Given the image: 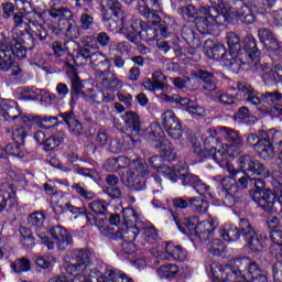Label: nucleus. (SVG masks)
Here are the masks:
<instances>
[{"label": "nucleus", "instance_id": "e2e57ef3", "mask_svg": "<svg viewBox=\"0 0 282 282\" xmlns=\"http://www.w3.org/2000/svg\"><path fill=\"white\" fill-rule=\"evenodd\" d=\"M263 47L264 50H267V52H270L271 54H279V52H281V42L275 35L272 40L265 42V44H263Z\"/></svg>", "mask_w": 282, "mask_h": 282}, {"label": "nucleus", "instance_id": "864d4df0", "mask_svg": "<svg viewBox=\"0 0 282 282\" xmlns=\"http://www.w3.org/2000/svg\"><path fill=\"white\" fill-rule=\"evenodd\" d=\"M88 208L95 213V215L105 216L109 213L107 202L105 200H93L88 204Z\"/></svg>", "mask_w": 282, "mask_h": 282}, {"label": "nucleus", "instance_id": "4d7b16f0", "mask_svg": "<svg viewBox=\"0 0 282 282\" xmlns=\"http://www.w3.org/2000/svg\"><path fill=\"white\" fill-rule=\"evenodd\" d=\"M90 65L93 69L100 67V65H109V58L102 52H95L90 56Z\"/></svg>", "mask_w": 282, "mask_h": 282}, {"label": "nucleus", "instance_id": "e433bc0d", "mask_svg": "<svg viewBox=\"0 0 282 282\" xmlns=\"http://www.w3.org/2000/svg\"><path fill=\"white\" fill-rule=\"evenodd\" d=\"M82 278H79L80 282H107L109 281V276H107V272L102 273L98 269H91L90 272L88 273H80Z\"/></svg>", "mask_w": 282, "mask_h": 282}, {"label": "nucleus", "instance_id": "c03bdc74", "mask_svg": "<svg viewBox=\"0 0 282 282\" xmlns=\"http://www.w3.org/2000/svg\"><path fill=\"white\" fill-rule=\"evenodd\" d=\"M102 10H111L115 17H126L124 12H122V3L119 0H101Z\"/></svg>", "mask_w": 282, "mask_h": 282}, {"label": "nucleus", "instance_id": "774afa93", "mask_svg": "<svg viewBox=\"0 0 282 282\" xmlns=\"http://www.w3.org/2000/svg\"><path fill=\"white\" fill-rule=\"evenodd\" d=\"M21 147H23V144L14 141L13 143H8L9 155H13L14 158H25V152H23Z\"/></svg>", "mask_w": 282, "mask_h": 282}, {"label": "nucleus", "instance_id": "6ab92c4d", "mask_svg": "<svg viewBox=\"0 0 282 282\" xmlns=\"http://www.w3.org/2000/svg\"><path fill=\"white\" fill-rule=\"evenodd\" d=\"M7 50H10L12 57L18 58L19 61L28 56V48L25 47V40L22 37H12V40L3 46Z\"/></svg>", "mask_w": 282, "mask_h": 282}, {"label": "nucleus", "instance_id": "5fc2aeb1", "mask_svg": "<svg viewBox=\"0 0 282 282\" xmlns=\"http://www.w3.org/2000/svg\"><path fill=\"white\" fill-rule=\"evenodd\" d=\"M72 189L75 191V193L79 195V197H83V199H86L87 202L96 199V194L85 188V186H82L80 183L73 184Z\"/></svg>", "mask_w": 282, "mask_h": 282}, {"label": "nucleus", "instance_id": "412c9836", "mask_svg": "<svg viewBox=\"0 0 282 282\" xmlns=\"http://www.w3.org/2000/svg\"><path fill=\"white\" fill-rule=\"evenodd\" d=\"M25 30L33 43L36 41V39H39L41 43H45V41H47L48 33L43 24L39 23L37 21L30 20Z\"/></svg>", "mask_w": 282, "mask_h": 282}, {"label": "nucleus", "instance_id": "ddd939ff", "mask_svg": "<svg viewBox=\"0 0 282 282\" xmlns=\"http://www.w3.org/2000/svg\"><path fill=\"white\" fill-rule=\"evenodd\" d=\"M95 78L97 83L106 89V91L116 93L119 91V89H122V80L109 70H97Z\"/></svg>", "mask_w": 282, "mask_h": 282}, {"label": "nucleus", "instance_id": "4468645a", "mask_svg": "<svg viewBox=\"0 0 282 282\" xmlns=\"http://www.w3.org/2000/svg\"><path fill=\"white\" fill-rule=\"evenodd\" d=\"M245 52L249 57V65L253 72L259 70V64L261 59H259V47H257V39L252 35H247L243 39Z\"/></svg>", "mask_w": 282, "mask_h": 282}, {"label": "nucleus", "instance_id": "423d86ee", "mask_svg": "<svg viewBox=\"0 0 282 282\" xmlns=\"http://www.w3.org/2000/svg\"><path fill=\"white\" fill-rule=\"evenodd\" d=\"M218 133L219 138L226 142L225 147L228 155L230 158H237L241 153V147H243L241 134L237 130L228 127H220Z\"/></svg>", "mask_w": 282, "mask_h": 282}, {"label": "nucleus", "instance_id": "58836bf2", "mask_svg": "<svg viewBox=\"0 0 282 282\" xmlns=\"http://www.w3.org/2000/svg\"><path fill=\"white\" fill-rule=\"evenodd\" d=\"M226 41L229 47V54H235V56H237V54L241 52V39L239 35L235 32H229L226 35Z\"/></svg>", "mask_w": 282, "mask_h": 282}, {"label": "nucleus", "instance_id": "ea45409f", "mask_svg": "<svg viewBox=\"0 0 282 282\" xmlns=\"http://www.w3.org/2000/svg\"><path fill=\"white\" fill-rule=\"evenodd\" d=\"M154 149H160L161 155H164V158H167V160H175V158H177L175 148H173V144L166 139H164L161 143L154 144Z\"/></svg>", "mask_w": 282, "mask_h": 282}, {"label": "nucleus", "instance_id": "79ce46f5", "mask_svg": "<svg viewBox=\"0 0 282 282\" xmlns=\"http://www.w3.org/2000/svg\"><path fill=\"white\" fill-rule=\"evenodd\" d=\"M187 202L193 213H197L198 215H204V213L208 210V203L200 197H189Z\"/></svg>", "mask_w": 282, "mask_h": 282}, {"label": "nucleus", "instance_id": "7ed1b4c3", "mask_svg": "<svg viewBox=\"0 0 282 282\" xmlns=\"http://www.w3.org/2000/svg\"><path fill=\"white\" fill-rule=\"evenodd\" d=\"M37 237L48 250H54L55 246L58 250H67L74 245L72 235L61 225L52 227L48 234L39 231Z\"/></svg>", "mask_w": 282, "mask_h": 282}, {"label": "nucleus", "instance_id": "bb28decb", "mask_svg": "<svg viewBox=\"0 0 282 282\" xmlns=\"http://www.w3.org/2000/svg\"><path fill=\"white\" fill-rule=\"evenodd\" d=\"M245 3L253 10L256 14H265L276 3V0H245Z\"/></svg>", "mask_w": 282, "mask_h": 282}, {"label": "nucleus", "instance_id": "cd10ccee", "mask_svg": "<svg viewBox=\"0 0 282 282\" xmlns=\"http://www.w3.org/2000/svg\"><path fill=\"white\" fill-rule=\"evenodd\" d=\"M61 30L66 39H78L80 36V26L72 20H61Z\"/></svg>", "mask_w": 282, "mask_h": 282}, {"label": "nucleus", "instance_id": "4be33fe9", "mask_svg": "<svg viewBox=\"0 0 282 282\" xmlns=\"http://www.w3.org/2000/svg\"><path fill=\"white\" fill-rule=\"evenodd\" d=\"M149 6H152V8H158V0H145V4H140L138 7V12L141 14V17H144L149 23L156 25V23H160V15L154 13Z\"/></svg>", "mask_w": 282, "mask_h": 282}, {"label": "nucleus", "instance_id": "f257e3e1", "mask_svg": "<svg viewBox=\"0 0 282 282\" xmlns=\"http://www.w3.org/2000/svg\"><path fill=\"white\" fill-rule=\"evenodd\" d=\"M209 2L212 7H200L198 12L203 15L195 20L196 29L200 34H215L219 26L228 23V17L219 12L226 8L224 0H209Z\"/></svg>", "mask_w": 282, "mask_h": 282}, {"label": "nucleus", "instance_id": "c756f323", "mask_svg": "<svg viewBox=\"0 0 282 282\" xmlns=\"http://www.w3.org/2000/svg\"><path fill=\"white\" fill-rule=\"evenodd\" d=\"M145 138L149 142L160 144L164 140V130L160 123H152L145 129Z\"/></svg>", "mask_w": 282, "mask_h": 282}, {"label": "nucleus", "instance_id": "f704fd0d", "mask_svg": "<svg viewBox=\"0 0 282 282\" xmlns=\"http://www.w3.org/2000/svg\"><path fill=\"white\" fill-rule=\"evenodd\" d=\"M220 237L225 241H237L241 237V232H239V228L235 225H225L220 229Z\"/></svg>", "mask_w": 282, "mask_h": 282}, {"label": "nucleus", "instance_id": "72a5a7b5", "mask_svg": "<svg viewBox=\"0 0 282 282\" xmlns=\"http://www.w3.org/2000/svg\"><path fill=\"white\" fill-rule=\"evenodd\" d=\"M50 17H52V19H59V21H72L74 13L67 7L56 8L51 6Z\"/></svg>", "mask_w": 282, "mask_h": 282}, {"label": "nucleus", "instance_id": "a878e982", "mask_svg": "<svg viewBox=\"0 0 282 282\" xmlns=\"http://www.w3.org/2000/svg\"><path fill=\"white\" fill-rule=\"evenodd\" d=\"M214 282H250V280L246 279V275L241 273V269L235 271L229 267H226L220 273V281Z\"/></svg>", "mask_w": 282, "mask_h": 282}, {"label": "nucleus", "instance_id": "a19ab883", "mask_svg": "<svg viewBox=\"0 0 282 282\" xmlns=\"http://www.w3.org/2000/svg\"><path fill=\"white\" fill-rule=\"evenodd\" d=\"M181 106L185 107L186 111L193 116H206V109L202 108V106L197 105V102L191 101L188 98L183 97L181 100Z\"/></svg>", "mask_w": 282, "mask_h": 282}, {"label": "nucleus", "instance_id": "f3484780", "mask_svg": "<svg viewBox=\"0 0 282 282\" xmlns=\"http://www.w3.org/2000/svg\"><path fill=\"white\" fill-rule=\"evenodd\" d=\"M0 116L4 118V120H17L21 116V111L19 110V104L12 99H1L0 100Z\"/></svg>", "mask_w": 282, "mask_h": 282}, {"label": "nucleus", "instance_id": "a18cd8bd", "mask_svg": "<svg viewBox=\"0 0 282 282\" xmlns=\"http://www.w3.org/2000/svg\"><path fill=\"white\" fill-rule=\"evenodd\" d=\"M110 153L117 155L118 153H124L129 151V144H127V139L124 138H117L110 141L109 145Z\"/></svg>", "mask_w": 282, "mask_h": 282}, {"label": "nucleus", "instance_id": "3c124183", "mask_svg": "<svg viewBox=\"0 0 282 282\" xmlns=\"http://www.w3.org/2000/svg\"><path fill=\"white\" fill-rule=\"evenodd\" d=\"M177 14H180L184 21H191V19L197 21V8L193 4L180 7L177 9Z\"/></svg>", "mask_w": 282, "mask_h": 282}, {"label": "nucleus", "instance_id": "a211bd4d", "mask_svg": "<svg viewBox=\"0 0 282 282\" xmlns=\"http://www.w3.org/2000/svg\"><path fill=\"white\" fill-rule=\"evenodd\" d=\"M65 67H68L67 74L70 78L72 83V98H78L80 94H85L83 91L85 89V85H83V80H80V77L78 76V73H76V68H74V65L69 64V62H64Z\"/></svg>", "mask_w": 282, "mask_h": 282}, {"label": "nucleus", "instance_id": "49530a36", "mask_svg": "<svg viewBox=\"0 0 282 282\" xmlns=\"http://www.w3.org/2000/svg\"><path fill=\"white\" fill-rule=\"evenodd\" d=\"M240 265H247L248 281H254V278L261 272L259 264L257 262L250 261L248 258L241 259Z\"/></svg>", "mask_w": 282, "mask_h": 282}, {"label": "nucleus", "instance_id": "473e14b6", "mask_svg": "<svg viewBox=\"0 0 282 282\" xmlns=\"http://www.w3.org/2000/svg\"><path fill=\"white\" fill-rule=\"evenodd\" d=\"M196 76L203 82V89L205 91H215L217 89V84H215V75L208 73L207 70H198Z\"/></svg>", "mask_w": 282, "mask_h": 282}, {"label": "nucleus", "instance_id": "393cba45", "mask_svg": "<svg viewBox=\"0 0 282 282\" xmlns=\"http://www.w3.org/2000/svg\"><path fill=\"white\" fill-rule=\"evenodd\" d=\"M14 205V188L12 185L2 184L0 187V213H3L4 208Z\"/></svg>", "mask_w": 282, "mask_h": 282}, {"label": "nucleus", "instance_id": "0e129e2a", "mask_svg": "<svg viewBox=\"0 0 282 282\" xmlns=\"http://www.w3.org/2000/svg\"><path fill=\"white\" fill-rule=\"evenodd\" d=\"M182 36L184 41H186V43H188L189 45H195V41L196 43H199V40L195 37V31H193L191 26H183Z\"/></svg>", "mask_w": 282, "mask_h": 282}, {"label": "nucleus", "instance_id": "2eb2a0df", "mask_svg": "<svg viewBox=\"0 0 282 282\" xmlns=\"http://www.w3.org/2000/svg\"><path fill=\"white\" fill-rule=\"evenodd\" d=\"M219 226L217 218L209 217L205 221H200L194 227V235L199 238L200 241H208L215 232V228Z\"/></svg>", "mask_w": 282, "mask_h": 282}, {"label": "nucleus", "instance_id": "dca6fc26", "mask_svg": "<svg viewBox=\"0 0 282 282\" xmlns=\"http://www.w3.org/2000/svg\"><path fill=\"white\" fill-rule=\"evenodd\" d=\"M140 229L137 226L124 227V229H118L113 231V229L108 228L106 235L109 239L118 241V239H124V241H135L138 239V234Z\"/></svg>", "mask_w": 282, "mask_h": 282}, {"label": "nucleus", "instance_id": "de8ad7c7", "mask_svg": "<svg viewBox=\"0 0 282 282\" xmlns=\"http://www.w3.org/2000/svg\"><path fill=\"white\" fill-rule=\"evenodd\" d=\"M10 138H12L13 142L17 144H25V138L28 133H25V128L21 126H14L11 130L8 131Z\"/></svg>", "mask_w": 282, "mask_h": 282}, {"label": "nucleus", "instance_id": "8fccbe9b", "mask_svg": "<svg viewBox=\"0 0 282 282\" xmlns=\"http://www.w3.org/2000/svg\"><path fill=\"white\" fill-rule=\"evenodd\" d=\"M270 238L272 241L271 250H275L273 254H280L282 257V230L275 229L270 232Z\"/></svg>", "mask_w": 282, "mask_h": 282}, {"label": "nucleus", "instance_id": "0eeeda50", "mask_svg": "<svg viewBox=\"0 0 282 282\" xmlns=\"http://www.w3.org/2000/svg\"><path fill=\"white\" fill-rule=\"evenodd\" d=\"M240 230L248 248H250L252 252H261V250H263V240L268 239V236L254 231L250 221L243 218L240 219Z\"/></svg>", "mask_w": 282, "mask_h": 282}, {"label": "nucleus", "instance_id": "9d476101", "mask_svg": "<svg viewBox=\"0 0 282 282\" xmlns=\"http://www.w3.org/2000/svg\"><path fill=\"white\" fill-rule=\"evenodd\" d=\"M162 124L172 140H180L184 130L182 129V121L175 116L173 110H167L162 115Z\"/></svg>", "mask_w": 282, "mask_h": 282}, {"label": "nucleus", "instance_id": "2f4dec72", "mask_svg": "<svg viewBox=\"0 0 282 282\" xmlns=\"http://www.w3.org/2000/svg\"><path fill=\"white\" fill-rule=\"evenodd\" d=\"M126 127L132 131V133H140V116L133 111H128L123 115Z\"/></svg>", "mask_w": 282, "mask_h": 282}, {"label": "nucleus", "instance_id": "052dcab7", "mask_svg": "<svg viewBox=\"0 0 282 282\" xmlns=\"http://www.w3.org/2000/svg\"><path fill=\"white\" fill-rule=\"evenodd\" d=\"M141 235L148 243H153L154 241H158V230L153 226L144 227L141 230Z\"/></svg>", "mask_w": 282, "mask_h": 282}, {"label": "nucleus", "instance_id": "b1692460", "mask_svg": "<svg viewBox=\"0 0 282 282\" xmlns=\"http://www.w3.org/2000/svg\"><path fill=\"white\" fill-rule=\"evenodd\" d=\"M187 166L186 163L180 162L177 165H175L174 170L171 169V166L163 164L158 169L159 175H162V177H165L166 180H171L174 182L176 177H180V174L182 171H186Z\"/></svg>", "mask_w": 282, "mask_h": 282}, {"label": "nucleus", "instance_id": "338daca9", "mask_svg": "<svg viewBox=\"0 0 282 282\" xmlns=\"http://www.w3.org/2000/svg\"><path fill=\"white\" fill-rule=\"evenodd\" d=\"M262 102H267V105H274V102H279L282 98V94L279 91L273 93H264L261 95Z\"/></svg>", "mask_w": 282, "mask_h": 282}, {"label": "nucleus", "instance_id": "6e6552de", "mask_svg": "<svg viewBox=\"0 0 282 282\" xmlns=\"http://www.w3.org/2000/svg\"><path fill=\"white\" fill-rule=\"evenodd\" d=\"M279 132L269 130L268 132H261L260 139L253 144L254 151L262 160H272L274 158V145L272 143L276 141Z\"/></svg>", "mask_w": 282, "mask_h": 282}, {"label": "nucleus", "instance_id": "69168bd1", "mask_svg": "<svg viewBox=\"0 0 282 282\" xmlns=\"http://www.w3.org/2000/svg\"><path fill=\"white\" fill-rule=\"evenodd\" d=\"M208 251L210 254L214 256H219L221 250H224V242L219 239H213L208 245H207Z\"/></svg>", "mask_w": 282, "mask_h": 282}, {"label": "nucleus", "instance_id": "09e8293b", "mask_svg": "<svg viewBox=\"0 0 282 282\" xmlns=\"http://www.w3.org/2000/svg\"><path fill=\"white\" fill-rule=\"evenodd\" d=\"M7 180L11 183H2V184H7L9 186H12L13 191H14V203L17 202V186H19V182H23V180H25V175L21 174V173H17L13 170H9L7 173Z\"/></svg>", "mask_w": 282, "mask_h": 282}, {"label": "nucleus", "instance_id": "1a4fd4ad", "mask_svg": "<svg viewBox=\"0 0 282 282\" xmlns=\"http://www.w3.org/2000/svg\"><path fill=\"white\" fill-rule=\"evenodd\" d=\"M238 164L245 173H250L251 175H258L265 180V177H270V170L265 167V165L261 164V162L257 161L254 158L250 156V154H242L238 159Z\"/></svg>", "mask_w": 282, "mask_h": 282}, {"label": "nucleus", "instance_id": "f03ea898", "mask_svg": "<svg viewBox=\"0 0 282 282\" xmlns=\"http://www.w3.org/2000/svg\"><path fill=\"white\" fill-rule=\"evenodd\" d=\"M109 28L112 32H119V34H127L128 41L138 45L140 43V34L144 32V24L142 20L132 18L129 14L122 15L118 21L109 20Z\"/></svg>", "mask_w": 282, "mask_h": 282}, {"label": "nucleus", "instance_id": "5701e85b", "mask_svg": "<svg viewBox=\"0 0 282 282\" xmlns=\"http://www.w3.org/2000/svg\"><path fill=\"white\" fill-rule=\"evenodd\" d=\"M187 253L181 246H175L167 242L165 246V257L162 258L163 261H186Z\"/></svg>", "mask_w": 282, "mask_h": 282}, {"label": "nucleus", "instance_id": "aec40b11", "mask_svg": "<svg viewBox=\"0 0 282 282\" xmlns=\"http://www.w3.org/2000/svg\"><path fill=\"white\" fill-rule=\"evenodd\" d=\"M59 118H62L64 122L67 124L70 135H75V137L83 135L84 133L83 123H80V121L76 119L74 111L61 112Z\"/></svg>", "mask_w": 282, "mask_h": 282}, {"label": "nucleus", "instance_id": "37998d69", "mask_svg": "<svg viewBox=\"0 0 282 282\" xmlns=\"http://www.w3.org/2000/svg\"><path fill=\"white\" fill-rule=\"evenodd\" d=\"M65 140V132H57L48 138L44 142V151H54L59 144H63Z\"/></svg>", "mask_w": 282, "mask_h": 282}, {"label": "nucleus", "instance_id": "13d9d810", "mask_svg": "<svg viewBox=\"0 0 282 282\" xmlns=\"http://www.w3.org/2000/svg\"><path fill=\"white\" fill-rule=\"evenodd\" d=\"M178 177L182 178L184 186L191 185L193 186V188L199 181V176L188 173V167H186L185 171H182L181 169V173Z\"/></svg>", "mask_w": 282, "mask_h": 282}, {"label": "nucleus", "instance_id": "603ef678", "mask_svg": "<svg viewBox=\"0 0 282 282\" xmlns=\"http://www.w3.org/2000/svg\"><path fill=\"white\" fill-rule=\"evenodd\" d=\"M29 224L36 228V234L43 232L41 229L43 228V224H45V214L43 212H35L29 216Z\"/></svg>", "mask_w": 282, "mask_h": 282}, {"label": "nucleus", "instance_id": "6e6d98bb", "mask_svg": "<svg viewBox=\"0 0 282 282\" xmlns=\"http://www.w3.org/2000/svg\"><path fill=\"white\" fill-rule=\"evenodd\" d=\"M209 58H214V61H225L226 58V46L223 44L214 45L210 51L207 52Z\"/></svg>", "mask_w": 282, "mask_h": 282}, {"label": "nucleus", "instance_id": "c9c22d12", "mask_svg": "<svg viewBox=\"0 0 282 282\" xmlns=\"http://www.w3.org/2000/svg\"><path fill=\"white\" fill-rule=\"evenodd\" d=\"M10 268L15 274H23L32 270V262L28 258H19L11 262Z\"/></svg>", "mask_w": 282, "mask_h": 282}, {"label": "nucleus", "instance_id": "20e7f679", "mask_svg": "<svg viewBox=\"0 0 282 282\" xmlns=\"http://www.w3.org/2000/svg\"><path fill=\"white\" fill-rule=\"evenodd\" d=\"M70 261L72 263H64L65 273L59 276H67L70 281L77 276V282H80V273L87 272V268L91 263V253L86 249H75L72 251Z\"/></svg>", "mask_w": 282, "mask_h": 282}, {"label": "nucleus", "instance_id": "bf43d9fd", "mask_svg": "<svg viewBox=\"0 0 282 282\" xmlns=\"http://www.w3.org/2000/svg\"><path fill=\"white\" fill-rule=\"evenodd\" d=\"M122 215L126 224H138L140 221V215L132 207L124 208Z\"/></svg>", "mask_w": 282, "mask_h": 282}, {"label": "nucleus", "instance_id": "39448f33", "mask_svg": "<svg viewBox=\"0 0 282 282\" xmlns=\"http://www.w3.org/2000/svg\"><path fill=\"white\" fill-rule=\"evenodd\" d=\"M147 176H149V165L144 161L138 160L134 162V167L123 175L122 182L130 191H142Z\"/></svg>", "mask_w": 282, "mask_h": 282}, {"label": "nucleus", "instance_id": "7c9ffc66", "mask_svg": "<svg viewBox=\"0 0 282 282\" xmlns=\"http://www.w3.org/2000/svg\"><path fill=\"white\" fill-rule=\"evenodd\" d=\"M14 57L12 56V51L6 47L0 48V72H10L14 67Z\"/></svg>", "mask_w": 282, "mask_h": 282}, {"label": "nucleus", "instance_id": "4c0bfd02", "mask_svg": "<svg viewBox=\"0 0 282 282\" xmlns=\"http://www.w3.org/2000/svg\"><path fill=\"white\" fill-rule=\"evenodd\" d=\"M78 23L80 30H91L94 28V12H91V9H83Z\"/></svg>", "mask_w": 282, "mask_h": 282}, {"label": "nucleus", "instance_id": "680f3d73", "mask_svg": "<svg viewBox=\"0 0 282 282\" xmlns=\"http://www.w3.org/2000/svg\"><path fill=\"white\" fill-rule=\"evenodd\" d=\"M275 36H276V34H274V32H272L268 28H261L258 30V39H259L260 43H262V45H265V43L270 42Z\"/></svg>", "mask_w": 282, "mask_h": 282}, {"label": "nucleus", "instance_id": "f8f14e48", "mask_svg": "<svg viewBox=\"0 0 282 282\" xmlns=\"http://www.w3.org/2000/svg\"><path fill=\"white\" fill-rule=\"evenodd\" d=\"M253 202L264 210V213L274 214L279 210L276 209V196L270 189L258 191L253 193Z\"/></svg>", "mask_w": 282, "mask_h": 282}, {"label": "nucleus", "instance_id": "9b49d317", "mask_svg": "<svg viewBox=\"0 0 282 282\" xmlns=\"http://www.w3.org/2000/svg\"><path fill=\"white\" fill-rule=\"evenodd\" d=\"M229 12L234 14L237 21L243 23L245 25H252L254 23V11L245 1L237 0L234 6L229 9Z\"/></svg>", "mask_w": 282, "mask_h": 282}, {"label": "nucleus", "instance_id": "c85d7f7f", "mask_svg": "<svg viewBox=\"0 0 282 282\" xmlns=\"http://www.w3.org/2000/svg\"><path fill=\"white\" fill-rule=\"evenodd\" d=\"M237 87L239 93L242 94L246 102H248L249 105H254L256 107L258 105H261V98L254 95V88H252V86L239 83Z\"/></svg>", "mask_w": 282, "mask_h": 282}]
</instances>
